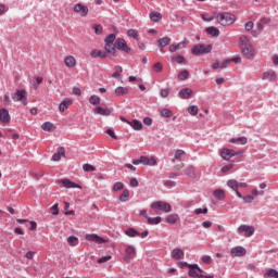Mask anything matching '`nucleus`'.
Wrapping results in <instances>:
<instances>
[{
    "instance_id": "nucleus-1",
    "label": "nucleus",
    "mask_w": 278,
    "mask_h": 278,
    "mask_svg": "<svg viewBox=\"0 0 278 278\" xmlns=\"http://www.w3.org/2000/svg\"><path fill=\"white\" fill-rule=\"evenodd\" d=\"M240 49L242 54L248 59L251 60L255 55V49L253 48V45H251V41L249 40V37L241 36L240 37Z\"/></svg>"
},
{
    "instance_id": "nucleus-2",
    "label": "nucleus",
    "mask_w": 278,
    "mask_h": 278,
    "mask_svg": "<svg viewBox=\"0 0 278 278\" xmlns=\"http://www.w3.org/2000/svg\"><path fill=\"white\" fill-rule=\"evenodd\" d=\"M116 40V35L110 34L105 37L104 42V49L109 55H116V43L114 41Z\"/></svg>"
},
{
    "instance_id": "nucleus-3",
    "label": "nucleus",
    "mask_w": 278,
    "mask_h": 278,
    "mask_svg": "<svg viewBox=\"0 0 278 278\" xmlns=\"http://www.w3.org/2000/svg\"><path fill=\"white\" fill-rule=\"evenodd\" d=\"M217 22L219 25H223V27L233 25V23H236V15L231 13H219L217 15Z\"/></svg>"
},
{
    "instance_id": "nucleus-4",
    "label": "nucleus",
    "mask_w": 278,
    "mask_h": 278,
    "mask_svg": "<svg viewBox=\"0 0 278 278\" xmlns=\"http://www.w3.org/2000/svg\"><path fill=\"white\" fill-rule=\"evenodd\" d=\"M11 97L15 103L21 102L24 105H27V91L25 89H16V91L12 93Z\"/></svg>"
},
{
    "instance_id": "nucleus-5",
    "label": "nucleus",
    "mask_w": 278,
    "mask_h": 278,
    "mask_svg": "<svg viewBox=\"0 0 278 278\" xmlns=\"http://www.w3.org/2000/svg\"><path fill=\"white\" fill-rule=\"evenodd\" d=\"M212 52V45H197L191 49L193 55H203Z\"/></svg>"
},
{
    "instance_id": "nucleus-6",
    "label": "nucleus",
    "mask_w": 278,
    "mask_h": 278,
    "mask_svg": "<svg viewBox=\"0 0 278 278\" xmlns=\"http://www.w3.org/2000/svg\"><path fill=\"white\" fill-rule=\"evenodd\" d=\"M151 207L152 210H159L160 212H165L166 214L173 211V206H170L169 203L163 201L153 202Z\"/></svg>"
},
{
    "instance_id": "nucleus-7",
    "label": "nucleus",
    "mask_w": 278,
    "mask_h": 278,
    "mask_svg": "<svg viewBox=\"0 0 278 278\" xmlns=\"http://www.w3.org/2000/svg\"><path fill=\"white\" fill-rule=\"evenodd\" d=\"M204 275H205V271L201 269L199 265L197 264L189 265V277L203 278Z\"/></svg>"
},
{
    "instance_id": "nucleus-8",
    "label": "nucleus",
    "mask_w": 278,
    "mask_h": 278,
    "mask_svg": "<svg viewBox=\"0 0 278 278\" xmlns=\"http://www.w3.org/2000/svg\"><path fill=\"white\" fill-rule=\"evenodd\" d=\"M136 257V248L134 245H126L124 253V262H131Z\"/></svg>"
},
{
    "instance_id": "nucleus-9",
    "label": "nucleus",
    "mask_w": 278,
    "mask_h": 278,
    "mask_svg": "<svg viewBox=\"0 0 278 278\" xmlns=\"http://www.w3.org/2000/svg\"><path fill=\"white\" fill-rule=\"evenodd\" d=\"M238 233H244L245 238H251L253 233H255V227L248 226V225H241L238 227Z\"/></svg>"
},
{
    "instance_id": "nucleus-10",
    "label": "nucleus",
    "mask_w": 278,
    "mask_h": 278,
    "mask_svg": "<svg viewBox=\"0 0 278 278\" xmlns=\"http://www.w3.org/2000/svg\"><path fill=\"white\" fill-rule=\"evenodd\" d=\"M74 12L79 16L86 17L88 16L89 9H88V5H85L83 3H77L74 5Z\"/></svg>"
},
{
    "instance_id": "nucleus-11",
    "label": "nucleus",
    "mask_w": 278,
    "mask_h": 278,
    "mask_svg": "<svg viewBox=\"0 0 278 278\" xmlns=\"http://www.w3.org/2000/svg\"><path fill=\"white\" fill-rule=\"evenodd\" d=\"M231 257H244L247 255V249L240 245L231 248L230 250Z\"/></svg>"
},
{
    "instance_id": "nucleus-12",
    "label": "nucleus",
    "mask_w": 278,
    "mask_h": 278,
    "mask_svg": "<svg viewBox=\"0 0 278 278\" xmlns=\"http://www.w3.org/2000/svg\"><path fill=\"white\" fill-rule=\"evenodd\" d=\"M85 240H88V242H96V244H104L106 242L103 237L97 235V233H87L85 236Z\"/></svg>"
},
{
    "instance_id": "nucleus-13",
    "label": "nucleus",
    "mask_w": 278,
    "mask_h": 278,
    "mask_svg": "<svg viewBox=\"0 0 278 278\" xmlns=\"http://www.w3.org/2000/svg\"><path fill=\"white\" fill-rule=\"evenodd\" d=\"M115 49H118V51H124V53H129V51H131V48L127 46V41L121 38L116 39Z\"/></svg>"
},
{
    "instance_id": "nucleus-14",
    "label": "nucleus",
    "mask_w": 278,
    "mask_h": 278,
    "mask_svg": "<svg viewBox=\"0 0 278 278\" xmlns=\"http://www.w3.org/2000/svg\"><path fill=\"white\" fill-rule=\"evenodd\" d=\"M58 184L63 186V188H78V190H81V186L77 185L76 182H73L71 179L68 178H64L61 180H58Z\"/></svg>"
},
{
    "instance_id": "nucleus-15",
    "label": "nucleus",
    "mask_w": 278,
    "mask_h": 278,
    "mask_svg": "<svg viewBox=\"0 0 278 278\" xmlns=\"http://www.w3.org/2000/svg\"><path fill=\"white\" fill-rule=\"evenodd\" d=\"M235 156H236V152L231 149L224 148L220 151V157H223V160L229 161L231 160V157H235Z\"/></svg>"
},
{
    "instance_id": "nucleus-16",
    "label": "nucleus",
    "mask_w": 278,
    "mask_h": 278,
    "mask_svg": "<svg viewBox=\"0 0 278 278\" xmlns=\"http://www.w3.org/2000/svg\"><path fill=\"white\" fill-rule=\"evenodd\" d=\"M64 64L67 68H75L77 66V59L70 54L65 56Z\"/></svg>"
},
{
    "instance_id": "nucleus-17",
    "label": "nucleus",
    "mask_w": 278,
    "mask_h": 278,
    "mask_svg": "<svg viewBox=\"0 0 278 278\" xmlns=\"http://www.w3.org/2000/svg\"><path fill=\"white\" fill-rule=\"evenodd\" d=\"M93 114H98L100 116H110V114H112V110L105 109L103 106H96L93 109Z\"/></svg>"
},
{
    "instance_id": "nucleus-18",
    "label": "nucleus",
    "mask_w": 278,
    "mask_h": 278,
    "mask_svg": "<svg viewBox=\"0 0 278 278\" xmlns=\"http://www.w3.org/2000/svg\"><path fill=\"white\" fill-rule=\"evenodd\" d=\"M192 94H194V91L190 88H184L179 91L178 97L180 99H191Z\"/></svg>"
},
{
    "instance_id": "nucleus-19",
    "label": "nucleus",
    "mask_w": 278,
    "mask_h": 278,
    "mask_svg": "<svg viewBox=\"0 0 278 278\" xmlns=\"http://www.w3.org/2000/svg\"><path fill=\"white\" fill-rule=\"evenodd\" d=\"M108 51H101L98 49H93L90 52L91 58L97 59V58H101V60H105V58H108Z\"/></svg>"
},
{
    "instance_id": "nucleus-20",
    "label": "nucleus",
    "mask_w": 278,
    "mask_h": 278,
    "mask_svg": "<svg viewBox=\"0 0 278 278\" xmlns=\"http://www.w3.org/2000/svg\"><path fill=\"white\" fill-rule=\"evenodd\" d=\"M70 105H73V100L71 98L64 99L59 105V112H66Z\"/></svg>"
},
{
    "instance_id": "nucleus-21",
    "label": "nucleus",
    "mask_w": 278,
    "mask_h": 278,
    "mask_svg": "<svg viewBox=\"0 0 278 278\" xmlns=\"http://www.w3.org/2000/svg\"><path fill=\"white\" fill-rule=\"evenodd\" d=\"M141 157V164L144 166H155L157 164V161H155V157H148V156H140Z\"/></svg>"
},
{
    "instance_id": "nucleus-22",
    "label": "nucleus",
    "mask_w": 278,
    "mask_h": 278,
    "mask_svg": "<svg viewBox=\"0 0 278 278\" xmlns=\"http://www.w3.org/2000/svg\"><path fill=\"white\" fill-rule=\"evenodd\" d=\"M65 153H66V150L64 149V147L58 148L56 153L52 155L53 162H60V160H62V155H65Z\"/></svg>"
},
{
    "instance_id": "nucleus-23",
    "label": "nucleus",
    "mask_w": 278,
    "mask_h": 278,
    "mask_svg": "<svg viewBox=\"0 0 278 278\" xmlns=\"http://www.w3.org/2000/svg\"><path fill=\"white\" fill-rule=\"evenodd\" d=\"M184 250L176 248L172 251V260H184Z\"/></svg>"
},
{
    "instance_id": "nucleus-24",
    "label": "nucleus",
    "mask_w": 278,
    "mask_h": 278,
    "mask_svg": "<svg viewBox=\"0 0 278 278\" xmlns=\"http://www.w3.org/2000/svg\"><path fill=\"white\" fill-rule=\"evenodd\" d=\"M0 121H1V123L10 122V112L8 111V109L0 110Z\"/></svg>"
},
{
    "instance_id": "nucleus-25",
    "label": "nucleus",
    "mask_w": 278,
    "mask_h": 278,
    "mask_svg": "<svg viewBox=\"0 0 278 278\" xmlns=\"http://www.w3.org/2000/svg\"><path fill=\"white\" fill-rule=\"evenodd\" d=\"M127 124L130 125L135 131H142V122L134 119L132 122H127Z\"/></svg>"
},
{
    "instance_id": "nucleus-26",
    "label": "nucleus",
    "mask_w": 278,
    "mask_h": 278,
    "mask_svg": "<svg viewBox=\"0 0 278 278\" xmlns=\"http://www.w3.org/2000/svg\"><path fill=\"white\" fill-rule=\"evenodd\" d=\"M165 220L168 225H177L179 223V216L177 214H170L166 216Z\"/></svg>"
},
{
    "instance_id": "nucleus-27",
    "label": "nucleus",
    "mask_w": 278,
    "mask_h": 278,
    "mask_svg": "<svg viewBox=\"0 0 278 278\" xmlns=\"http://www.w3.org/2000/svg\"><path fill=\"white\" fill-rule=\"evenodd\" d=\"M205 31L208 36H213L214 38H218V36H220V30L214 26L207 27Z\"/></svg>"
},
{
    "instance_id": "nucleus-28",
    "label": "nucleus",
    "mask_w": 278,
    "mask_h": 278,
    "mask_svg": "<svg viewBox=\"0 0 278 278\" xmlns=\"http://www.w3.org/2000/svg\"><path fill=\"white\" fill-rule=\"evenodd\" d=\"M179 49H186V42L181 41L177 45L169 46L170 53H175L176 51H179Z\"/></svg>"
},
{
    "instance_id": "nucleus-29",
    "label": "nucleus",
    "mask_w": 278,
    "mask_h": 278,
    "mask_svg": "<svg viewBox=\"0 0 278 278\" xmlns=\"http://www.w3.org/2000/svg\"><path fill=\"white\" fill-rule=\"evenodd\" d=\"M228 188H231L235 192H238V188H240V182L236 179H230L227 181Z\"/></svg>"
},
{
    "instance_id": "nucleus-30",
    "label": "nucleus",
    "mask_w": 278,
    "mask_h": 278,
    "mask_svg": "<svg viewBox=\"0 0 278 278\" xmlns=\"http://www.w3.org/2000/svg\"><path fill=\"white\" fill-rule=\"evenodd\" d=\"M186 155V151L184 150H176L173 159V164H175V161L181 162V157Z\"/></svg>"
},
{
    "instance_id": "nucleus-31",
    "label": "nucleus",
    "mask_w": 278,
    "mask_h": 278,
    "mask_svg": "<svg viewBox=\"0 0 278 278\" xmlns=\"http://www.w3.org/2000/svg\"><path fill=\"white\" fill-rule=\"evenodd\" d=\"M41 129H43V131H55V125L51 122H46L41 125Z\"/></svg>"
},
{
    "instance_id": "nucleus-32",
    "label": "nucleus",
    "mask_w": 278,
    "mask_h": 278,
    "mask_svg": "<svg viewBox=\"0 0 278 278\" xmlns=\"http://www.w3.org/2000/svg\"><path fill=\"white\" fill-rule=\"evenodd\" d=\"M159 47L161 49H164V47H168L170 45V38L164 37L157 40Z\"/></svg>"
},
{
    "instance_id": "nucleus-33",
    "label": "nucleus",
    "mask_w": 278,
    "mask_h": 278,
    "mask_svg": "<svg viewBox=\"0 0 278 278\" xmlns=\"http://www.w3.org/2000/svg\"><path fill=\"white\" fill-rule=\"evenodd\" d=\"M264 277H266V278H278V271L276 269H267L264 273Z\"/></svg>"
},
{
    "instance_id": "nucleus-34",
    "label": "nucleus",
    "mask_w": 278,
    "mask_h": 278,
    "mask_svg": "<svg viewBox=\"0 0 278 278\" xmlns=\"http://www.w3.org/2000/svg\"><path fill=\"white\" fill-rule=\"evenodd\" d=\"M150 20L153 23H157L159 21H162V13H160V12H151L150 13Z\"/></svg>"
},
{
    "instance_id": "nucleus-35",
    "label": "nucleus",
    "mask_w": 278,
    "mask_h": 278,
    "mask_svg": "<svg viewBox=\"0 0 278 278\" xmlns=\"http://www.w3.org/2000/svg\"><path fill=\"white\" fill-rule=\"evenodd\" d=\"M185 175H187V177L194 178V177H195V169H194V166L189 165V166L185 169Z\"/></svg>"
},
{
    "instance_id": "nucleus-36",
    "label": "nucleus",
    "mask_w": 278,
    "mask_h": 278,
    "mask_svg": "<svg viewBox=\"0 0 278 278\" xmlns=\"http://www.w3.org/2000/svg\"><path fill=\"white\" fill-rule=\"evenodd\" d=\"M127 92H129V89L127 87H117L115 89V94L117 97H123V94H127Z\"/></svg>"
},
{
    "instance_id": "nucleus-37",
    "label": "nucleus",
    "mask_w": 278,
    "mask_h": 278,
    "mask_svg": "<svg viewBox=\"0 0 278 278\" xmlns=\"http://www.w3.org/2000/svg\"><path fill=\"white\" fill-rule=\"evenodd\" d=\"M276 78L275 71H267L263 74V79H271V81H275Z\"/></svg>"
},
{
    "instance_id": "nucleus-38",
    "label": "nucleus",
    "mask_w": 278,
    "mask_h": 278,
    "mask_svg": "<svg viewBox=\"0 0 278 278\" xmlns=\"http://www.w3.org/2000/svg\"><path fill=\"white\" fill-rule=\"evenodd\" d=\"M67 244H70V247H77V244H79V238H77L75 236L68 237Z\"/></svg>"
},
{
    "instance_id": "nucleus-39",
    "label": "nucleus",
    "mask_w": 278,
    "mask_h": 278,
    "mask_svg": "<svg viewBox=\"0 0 278 278\" xmlns=\"http://www.w3.org/2000/svg\"><path fill=\"white\" fill-rule=\"evenodd\" d=\"M126 236H128V238H136L138 236H140V232H138V230L134 229V228H128L125 231Z\"/></svg>"
},
{
    "instance_id": "nucleus-40",
    "label": "nucleus",
    "mask_w": 278,
    "mask_h": 278,
    "mask_svg": "<svg viewBox=\"0 0 278 278\" xmlns=\"http://www.w3.org/2000/svg\"><path fill=\"white\" fill-rule=\"evenodd\" d=\"M147 220L148 225H160V223H162V217H148Z\"/></svg>"
},
{
    "instance_id": "nucleus-41",
    "label": "nucleus",
    "mask_w": 278,
    "mask_h": 278,
    "mask_svg": "<svg viewBox=\"0 0 278 278\" xmlns=\"http://www.w3.org/2000/svg\"><path fill=\"white\" fill-rule=\"evenodd\" d=\"M188 77H190V72H188V70H184L178 74V79L180 81H186V79H188Z\"/></svg>"
},
{
    "instance_id": "nucleus-42",
    "label": "nucleus",
    "mask_w": 278,
    "mask_h": 278,
    "mask_svg": "<svg viewBox=\"0 0 278 278\" xmlns=\"http://www.w3.org/2000/svg\"><path fill=\"white\" fill-rule=\"evenodd\" d=\"M89 103L91 105H99V103H101V98L97 94H92L90 98H89Z\"/></svg>"
},
{
    "instance_id": "nucleus-43",
    "label": "nucleus",
    "mask_w": 278,
    "mask_h": 278,
    "mask_svg": "<svg viewBox=\"0 0 278 278\" xmlns=\"http://www.w3.org/2000/svg\"><path fill=\"white\" fill-rule=\"evenodd\" d=\"M160 114L163 118H170V116H173V111L168 109H161Z\"/></svg>"
},
{
    "instance_id": "nucleus-44",
    "label": "nucleus",
    "mask_w": 278,
    "mask_h": 278,
    "mask_svg": "<svg viewBox=\"0 0 278 278\" xmlns=\"http://www.w3.org/2000/svg\"><path fill=\"white\" fill-rule=\"evenodd\" d=\"M119 201L122 203H126V201H129V190H124L123 193L119 195Z\"/></svg>"
},
{
    "instance_id": "nucleus-45",
    "label": "nucleus",
    "mask_w": 278,
    "mask_h": 278,
    "mask_svg": "<svg viewBox=\"0 0 278 278\" xmlns=\"http://www.w3.org/2000/svg\"><path fill=\"white\" fill-rule=\"evenodd\" d=\"M83 170H85V173H94V170H97V167L87 163L83 165Z\"/></svg>"
},
{
    "instance_id": "nucleus-46",
    "label": "nucleus",
    "mask_w": 278,
    "mask_h": 278,
    "mask_svg": "<svg viewBox=\"0 0 278 278\" xmlns=\"http://www.w3.org/2000/svg\"><path fill=\"white\" fill-rule=\"evenodd\" d=\"M188 112L191 116H197V114H199V106L197 105H190L188 108Z\"/></svg>"
},
{
    "instance_id": "nucleus-47",
    "label": "nucleus",
    "mask_w": 278,
    "mask_h": 278,
    "mask_svg": "<svg viewBox=\"0 0 278 278\" xmlns=\"http://www.w3.org/2000/svg\"><path fill=\"white\" fill-rule=\"evenodd\" d=\"M215 199H223L225 197V191L223 189H217L213 192Z\"/></svg>"
},
{
    "instance_id": "nucleus-48",
    "label": "nucleus",
    "mask_w": 278,
    "mask_h": 278,
    "mask_svg": "<svg viewBox=\"0 0 278 278\" xmlns=\"http://www.w3.org/2000/svg\"><path fill=\"white\" fill-rule=\"evenodd\" d=\"M122 73H123V67L117 65V66H115V73L112 74V77L118 78V77H121Z\"/></svg>"
},
{
    "instance_id": "nucleus-49",
    "label": "nucleus",
    "mask_w": 278,
    "mask_h": 278,
    "mask_svg": "<svg viewBox=\"0 0 278 278\" xmlns=\"http://www.w3.org/2000/svg\"><path fill=\"white\" fill-rule=\"evenodd\" d=\"M173 60H175L177 64H187L186 58L184 55H177Z\"/></svg>"
},
{
    "instance_id": "nucleus-50",
    "label": "nucleus",
    "mask_w": 278,
    "mask_h": 278,
    "mask_svg": "<svg viewBox=\"0 0 278 278\" xmlns=\"http://www.w3.org/2000/svg\"><path fill=\"white\" fill-rule=\"evenodd\" d=\"M125 188V185L123 182H115L113 186L114 192H118V190H123Z\"/></svg>"
},
{
    "instance_id": "nucleus-51",
    "label": "nucleus",
    "mask_w": 278,
    "mask_h": 278,
    "mask_svg": "<svg viewBox=\"0 0 278 278\" xmlns=\"http://www.w3.org/2000/svg\"><path fill=\"white\" fill-rule=\"evenodd\" d=\"M112 260V255L102 256L98 260V264H105L106 262H110Z\"/></svg>"
},
{
    "instance_id": "nucleus-52",
    "label": "nucleus",
    "mask_w": 278,
    "mask_h": 278,
    "mask_svg": "<svg viewBox=\"0 0 278 278\" xmlns=\"http://www.w3.org/2000/svg\"><path fill=\"white\" fill-rule=\"evenodd\" d=\"M93 29H94V34H97L98 36L103 34V26H101L100 24L93 25Z\"/></svg>"
},
{
    "instance_id": "nucleus-53",
    "label": "nucleus",
    "mask_w": 278,
    "mask_h": 278,
    "mask_svg": "<svg viewBox=\"0 0 278 278\" xmlns=\"http://www.w3.org/2000/svg\"><path fill=\"white\" fill-rule=\"evenodd\" d=\"M127 34L130 38H135V40H138V30L129 29Z\"/></svg>"
},
{
    "instance_id": "nucleus-54",
    "label": "nucleus",
    "mask_w": 278,
    "mask_h": 278,
    "mask_svg": "<svg viewBox=\"0 0 278 278\" xmlns=\"http://www.w3.org/2000/svg\"><path fill=\"white\" fill-rule=\"evenodd\" d=\"M153 68H154V71H155V73H162V71H163V66H162V63H155L154 65H153Z\"/></svg>"
},
{
    "instance_id": "nucleus-55",
    "label": "nucleus",
    "mask_w": 278,
    "mask_h": 278,
    "mask_svg": "<svg viewBox=\"0 0 278 278\" xmlns=\"http://www.w3.org/2000/svg\"><path fill=\"white\" fill-rule=\"evenodd\" d=\"M168 94H170V91H169L168 89H161L160 96H161L163 99H166V97H168Z\"/></svg>"
},
{
    "instance_id": "nucleus-56",
    "label": "nucleus",
    "mask_w": 278,
    "mask_h": 278,
    "mask_svg": "<svg viewBox=\"0 0 278 278\" xmlns=\"http://www.w3.org/2000/svg\"><path fill=\"white\" fill-rule=\"evenodd\" d=\"M202 262L204 264H212V256H210V255L202 256Z\"/></svg>"
},
{
    "instance_id": "nucleus-57",
    "label": "nucleus",
    "mask_w": 278,
    "mask_h": 278,
    "mask_svg": "<svg viewBox=\"0 0 278 278\" xmlns=\"http://www.w3.org/2000/svg\"><path fill=\"white\" fill-rule=\"evenodd\" d=\"M194 214L199 216V214H207V207L204 208H195Z\"/></svg>"
},
{
    "instance_id": "nucleus-58",
    "label": "nucleus",
    "mask_w": 278,
    "mask_h": 278,
    "mask_svg": "<svg viewBox=\"0 0 278 278\" xmlns=\"http://www.w3.org/2000/svg\"><path fill=\"white\" fill-rule=\"evenodd\" d=\"M51 211H52L53 216H58L60 214V208L58 207V204H54L51 207Z\"/></svg>"
},
{
    "instance_id": "nucleus-59",
    "label": "nucleus",
    "mask_w": 278,
    "mask_h": 278,
    "mask_svg": "<svg viewBox=\"0 0 278 278\" xmlns=\"http://www.w3.org/2000/svg\"><path fill=\"white\" fill-rule=\"evenodd\" d=\"M254 199L255 198L253 195H245V197H243L244 203H253Z\"/></svg>"
},
{
    "instance_id": "nucleus-60",
    "label": "nucleus",
    "mask_w": 278,
    "mask_h": 278,
    "mask_svg": "<svg viewBox=\"0 0 278 278\" xmlns=\"http://www.w3.org/2000/svg\"><path fill=\"white\" fill-rule=\"evenodd\" d=\"M36 255V252L34 251H28L26 254H25V257L26 260H34V256Z\"/></svg>"
},
{
    "instance_id": "nucleus-61",
    "label": "nucleus",
    "mask_w": 278,
    "mask_h": 278,
    "mask_svg": "<svg viewBox=\"0 0 278 278\" xmlns=\"http://www.w3.org/2000/svg\"><path fill=\"white\" fill-rule=\"evenodd\" d=\"M231 168H233V164H228L222 167V173H228V170H231Z\"/></svg>"
},
{
    "instance_id": "nucleus-62",
    "label": "nucleus",
    "mask_w": 278,
    "mask_h": 278,
    "mask_svg": "<svg viewBox=\"0 0 278 278\" xmlns=\"http://www.w3.org/2000/svg\"><path fill=\"white\" fill-rule=\"evenodd\" d=\"M138 186H139L138 179L131 178L130 179V187L131 188H138Z\"/></svg>"
},
{
    "instance_id": "nucleus-63",
    "label": "nucleus",
    "mask_w": 278,
    "mask_h": 278,
    "mask_svg": "<svg viewBox=\"0 0 278 278\" xmlns=\"http://www.w3.org/2000/svg\"><path fill=\"white\" fill-rule=\"evenodd\" d=\"M237 142H240L241 144H247V142H249V139H247V137H240L237 138Z\"/></svg>"
},
{
    "instance_id": "nucleus-64",
    "label": "nucleus",
    "mask_w": 278,
    "mask_h": 278,
    "mask_svg": "<svg viewBox=\"0 0 278 278\" xmlns=\"http://www.w3.org/2000/svg\"><path fill=\"white\" fill-rule=\"evenodd\" d=\"M251 29H253V22H248L245 24V31H251Z\"/></svg>"
}]
</instances>
